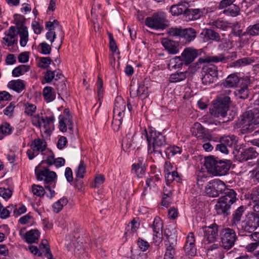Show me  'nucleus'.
I'll list each match as a JSON object with an SVG mask.
<instances>
[{
	"mask_svg": "<svg viewBox=\"0 0 259 259\" xmlns=\"http://www.w3.org/2000/svg\"><path fill=\"white\" fill-rule=\"evenodd\" d=\"M181 37L183 38L186 43H190L196 37L197 32L192 28H183Z\"/></svg>",
	"mask_w": 259,
	"mask_h": 259,
	"instance_id": "27",
	"label": "nucleus"
},
{
	"mask_svg": "<svg viewBox=\"0 0 259 259\" xmlns=\"http://www.w3.org/2000/svg\"><path fill=\"white\" fill-rule=\"evenodd\" d=\"M202 82L204 85H209L216 82L218 79V69L215 66H204L202 69Z\"/></svg>",
	"mask_w": 259,
	"mask_h": 259,
	"instance_id": "13",
	"label": "nucleus"
},
{
	"mask_svg": "<svg viewBox=\"0 0 259 259\" xmlns=\"http://www.w3.org/2000/svg\"><path fill=\"white\" fill-rule=\"evenodd\" d=\"M145 25L154 30H163L169 25V22L164 13L157 12L146 18Z\"/></svg>",
	"mask_w": 259,
	"mask_h": 259,
	"instance_id": "6",
	"label": "nucleus"
},
{
	"mask_svg": "<svg viewBox=\"0 0 259 259\" xmlns=\"http://www.w3.org/2000/svg\"><path fill=\"white\" fill-rule=\"evenodd\" d=\"M45 26L48 32L46 34V38L49 40L51 44L56 38V34L54 30L58 28L60 30V36L61 39V43L64 37V33L62 30L61 26L59 25V22L57 20H54L53 21H47L45 23Z\"/></svg>",
	"mask_w": 259,
	"mask_h": 259,
	"instance_id": "14",
	"label": "nucleus"
},
{
	"mask_svg": "<svg viewBox=\"0 0 259 259\" xmlns=\"http://www.w3.org/2000/svg\"><path fill=\"white\" fill-rule=\"evenodd\" d=\"M201 50H196L192 48H187L184 49L181 54V57L184 64L188 65L192 63L195 59L200 55Z\"/></svg>",
	"mask_w": 259,
	"mask_h": 259,
	"instance_id": "18",
	"label": "nucleus"
},
{
	"mask_svg": "<svg viewBox=\"0 0 259 259\" xmlns=\"http://www.w3.org/2000/svg\"><path fill=\"white\" fill-rule=\"evenodd\" d=\"M55 120V118L53 114L49 116H46L45 117L41 116L39 114H37L34 115L31 119L32 124L34 126L39 128L42 126L46 132L51 130Z\"/></svg>",
	"mask_w": 259,
	"mask_h": 259,
	"instance_id": "12",
	"label": "nucleus"
},
{
	"mask_svg": "<svg viewBox=\"0 0 259 259\" xmlns=\"http://www.w3.org/2000/svg\"><path fill=\"white\" fill-rule=\"evenodd\" d=\"M1 132L2 133L4 138L8 135L12 134L13 127L7 122H4L0 125Z\"/></svg>",
	"mask_w": 259,
	"mask_h": 259,
	"instance_id": "52",
	"label": "nucleus"
},
{
	"mask_svg": "<svg viewBox=\"0 0 259 259\" xmlns=\"http://www.w3.org/2000/svg\"><path fill=\"white\" fill-rule=\"evenodd\" d=\"M238 142L237 137L234 135L225 136L220 139V143L227 145L228 147H234Z\"/></svg>",
	"mask_w": 259,
	"mask_h": 259,
	"instance_id": "35",
	"label": "nucleus"
},
{
	"mask_svg": "<svg viewBox=\"0 0 259 259\" xmlns=\"http://www.w3.org/2000/svg\"><path fill=\"white\" fill-rule=\"evenodd\" d=\"M31 192L33 195L40 197L44 196L45 193V188L43 187L35 184L31 186Z\"/></svg>",
	"mask_w": 259,
	"mask_h": 259,
	"instance_id": "51",
	"label": "nucleus"
},
{
	"mask_svg": "<svg viewBox=\"0 0 259 259\" xmlns=\"http://www.w3.org/2000/svg\"><path fill=\"white\" fill-rule=\"evenodd\" d=\"M139 247L143 251L147 250L150 247L149 243L144 239L139 238L137 241Z\"/></svg>",
	"mask_w": 259,
	"mask_h": 259,
	"instance_id": "63",
	"label": "nucleus"
},
{
	"mask_svg": "<svg viewBox=\"0 0 259 259\" xmlns=\"http://www.w3.org/2000/svg\"><path fill=\"white\" fill-rule=\"evenodd\" d=\"M109 47L110 50L113 53L119 55V51L118 50L116 42L114 39L112 34L109 33Z\"/></svg>",
	"mask_w": 259,
	"mask_h": 259,
	"instance_id": "54",
	"label": "nucleus"
},
{
	"mask_svg": "<svg viewBox=\"0 0 259 259\" xmlns=\"http://www.w3.org/2000/svg\"><path fill=\"white\" fill-rule=\"evenodd\" d=\"M241 123L242 134L252 132L259 124V109L254 108L244 112L242 116Z\"/></svg>",
	"mask_w": 259,
	"mask_h": 259,
	"instance_id": "4",
	"label": "nucleus"
},
{
	"mask_svg": "<svg viewBox=\"0 0 259 259\" xmlns=\"http://www.w3.org/2000/svg\"><path fill=\"white\" fill-rule=\"evenodd\" d=\"M184 63V61L181 57H175L170 60L168 65V68L170 70L172 69H181Z\"/></svg>",
	"mask_w": 259,
	"mask_h": 259,
	"instance_id": "39",
	"label": "nucleus"
},
{
	"mask_svg": "<svg viewBox=\"0 0 259 259\" xmlns=\"http://www.w3.org/2000/svg\"><path fill=\"white\" fill-rule=\"evenodd\" d=\"M17 34L19 35L20 45L21 47H24L26 46L28 40V32L27 27L22 25L18 28Z\"/></svg>",
	"mask_w": 259,
	"mask_h": 259,
	"instance_id": "28",
	"label": "nucleus"
},
{
	"mask_svg": "<svg viewBox=\"0 0 259 259\" xmlns=\"http://www.w3.org/2000/svg\"><path fill=\"white\" fill-rule=\"evenodd\" d=\"M204 9H187L186 15L191 20L199 19L203 14Z\"/></svg>",
	"mask_w": 259,
	"mask_h": 259,
	"instance_id": "32",
	"label": "nucleus"
},
{
	"mask_svg": "<svg viewBox=\"0 0 259 259\" xmlns=\"http://www.w3.org/2000/svg\"><path fill=\"white\" fill-rule=\"evenodd\" d=\"M40 164L36 167L35 173L36 176L37 180L38 181H44V186L47 185H51L54 187L55 184H56L57 175L52 171H50L48 168H45L43 170L39 169Z\"/></svg>",
	"mask_w": 259,
	"mask_h": 259,
	"instance_id": "10",
	"label": "nucleus"
},
{
	"mask_svg": "<svg viewBox=\"0 0 259 259\" xmlns=\"http://www.w3.org/2000/svg\"><path fill=\"white\" fill-rule=\"evenodd\" d=\"M247 33L251 36L259 35V23L248 27Z\"/></svg>",
	"mask_w": 259,
	"mask_h": 259,
	"instance_id": "60",
	"label": "nucleus"
},
{
	"mask_svg": "<svg viewBox=\"0 0 259 259\" xmlns=\"http://www.w3.org/2000/svg\"><path fill=\"white\" fill-rule=\"evenodd\" d=\"M165 152L168 158H170L177 154H180L182 152V149L180 147L172 146L167 148Z\"/></svg>",
	"mask_w": 259,
	"mask_h": 259,
	"instance_id": "47",
	"label": "nucleus"
},
{
	"mask_svg": "<svg viewBox=\"0 0 259 259\" xmlns=\"http://www.w3.org/2000/svg\"><path fill=\"white\" fill-rule=\"evenodd\" d=\"M230 102L229 97L220 96L210 110L211 115L220 119L226 118L223 122L232 120L236 114L235 112L227 117V111H229Z\"/></svg>",
	"mask_w": 259,
	"mask_h": 259,
	"instance_id": "3",
	"label": "nucleus"
},
{
	"mask_svg": "<svg viewBox=\"0 0 259 259\" xmlns=\"http://www.w3.org/2000/svg\"><path fill=\"white\" fill-rule=\"evenodd\" d=\"M126 103L120 97H118L115 99L113 111L115 110H125Z\"/></svg>",
	"mask_w": 259,
	"mask_h": 259,
	"instance_id": "49",
	"label": "nucleus"
},
{
	"mask_svg": "<svg viewBox=\"0 0 259 259\" xmlns=\"http://www.w3.org/2000/svg\"><path fill=\"white\" fill-rule=\"evenodd\" d=\"M145 168L142 161L139 160V162L132 165V172L135 173L138 177L141 178L144 175Z\"/></svg>",
	"mask_w": 259,
	"mask_h": 259,
	"instance_id": "41",
	"label": "nucleus"
},
{
	"mask_svg": "<svg viewBox=\"0 0 259 259\" xmlns=\"http://www.w3.org/2000/svg\"><path fill=\"white\" fill-rule=\"evenodd\" d=\"M40 247L42 249V251L44 253L45 255L48 259H55L53 257V255L46 240H43L42 241Z\"/></svg>",
	"mask_w": 259,
	"mask_h": 259,
	"instance_id": "50",
	"label": "nucleus"
},
{
	"mask_svg": "<svg viewBox=\"0 0 259 259\" xmlns=\"http://www.w3.org/2000/svg\"><path fill=\"white\" fill-rule=\"evenodd\" d=\"M86 165L83 161H80L79 164L74 170L76 181H77L78 179H82L84 177V175L86 172Z\"/></svg>",
	"mask_w": 259,
	"mask_h": 259,
	"instance_id": "45",
	"label": "nucleus"
},
{
	"mask_svg": "<svg viewBox=\"0 0 259 259\" xmlns=\"http://www.w3.org/2000/svg\"><path fill=\"white\" fill-rule=\"evenodd\" d=\"M131 96L134 98L137 96L140 97L142 99H144L148 96V89L142 82L139 84L137 90H135L132 85L130 89Z\"/></svg>",
	"mask_w": 259,
	"mask_h": 259,
	"instance_id": "22",
	"label": "nucleus"
},
{
	"mask_svg": "<svg viewBox=\"0 0 259 259\" xmlns=\"http://www.w3.org/2000/svg\"><path fill=\"white\" fill-rule=\"evenodd\" d=\"M240 11L241 9L239 6L233 4L227 9H224L222 13L227 16L235 17L240 15Z\"/></svg>",
	"mask_w": 259,
	"mask_h": 259,
	"instance_id": "34",
	"label": "nucleus"
},
{
	"mask_svg": "<svg viewBox=\"0 0 259 259\" xmlns=\"http://www.w3.org/2000/svg\"><path fill=\"white\" fill-rule=\"evenodd\" d=\"M258 155V153L253 147H249L243 149L238 155L239 161H246L249 159L255 158Z\"/></svg>",
	"mask_w": 259,
	"mask_h": 259,
	"instance_id": "23",
	"label": "nucleus"
},
{
	"mask_svg": "<svg viewBox=\"0 0 259 259\" xmlns=\"http://www.w3.org/2000/svg\"><path fill=\"white\" fill-rule=\"evenodd\" d=\"M185 252L189 257L194 256L196 254L195 238L192 232H190L187 237L184 247Z\"/></svg>",
	"mask_w": 259,
	"mask_h": 259,
	"instance_id": "17",
	"label": "nucleus"
},
{
	"mask_svg": "<svg viewBox=\"0 0 259 259\" xmlns=\"http://www.w3.org/2000/svg\"><path fill=\"white\" fill-rule=\"evenodd\" d=\"M227 185L225 183L219 179H214L209 181L205 187L206 195L211 197H217L220 194L223 193Z\"/></svg>",
	"mask_w": 259,
	"mask_h": 259,
	"instance_id": "9",
	"label": "nucleus"
},
{
	"mask_svg": "<svg viewBox=\"0 0 259 259\" xmlns=\"http://www.w3.org/2000/svg\"><path fill=\"white\" fill-rule=\"evenodd\" d=\"M16 103L11 102L9 105L3 110L4 114L9 117H12L13 115L14 109L16 107Z\"/></svg>",
	"mask_w": 259,
	"mask_h": 259,
	"instance_id": "56",
	"label": "nucleus"
},
{
	"mask_svg": "<svg viewBox=\"0 0 259 259\" xmlns=\"http://www.w3.org/2000/svg\"><path fill=\"white\" fill-rule=\"evenodd\" d=\"M182 29L181 27H171L167 30V33L170 36L181 37Z\"/></svg>",
	"mask_w": 259,
	"mask_h": 259,
	"instance_id": "55",
	"label": "nucleus"
},
{
	"mask_svg": "<svg viewBox=\"0 0 259 259\" xmlns=\"http://www.w3.org/2000/svg\"><path fill=\"white\" fill-rule=\"evenodd\" d=\"M221 246L224 249L228 250L235 244L237 239L235 231L231 228H225L220 232Z\"/></svg>",
	"mask_w": 259,
	"mask_h": 259,
	"instance_id": "8",
	"label": "nucleus"
},
{
	"mask_svg": "<svg viewBox=\"0 0 259 259\" xmlns=\"http://www.w3.org/2000/svg\"><path fill=\"white\" fill-rule=\"evenodd\" d=\"M39 236L40 233L37 230H31L25 233V239L28 243H32L38 240Z\"/></svg>",
	"mask_w": 259,
	"mask_h": 259,
	"instance_id": "37",
	"label": "nucleus"
},
{
	"mask_svg": "<svg viewBox=\"0 0 259 259\" xmlns=\"http://www.w3.org/2000/svg\"><path fill=\"white\" fill-rule=\"evenodd\" d=\"M192 133L195 136L198 137H200L198 134H201L203 133L202 125L200 123L198 122L194 123V126L192 128Z\"/></svg>",
	"mask_w": 259,
	"mask_h": 259,
	"instance_id": "64",
	"label": "nucleus"
},
{
	"mask_svg": "<svg viewBox=\"0 0 259 259\" xmlns=\"http://www.w3.org/2000/svg\"><path fill=\"white\" fill-rule=\"evenodd\" d=\"M63 77V74L60 70H55L53 71L51 70H47L44 79L46 82L49 83L51 82L53 79L58 80Z\"/></svg>",
	"mask_w": 259,
	"mask_h": 259,
	"instance_id": "31",
	"label": "nucleus"
},
{
	"mask_svg": "<svg viewBox=\"0 0 259 259\" xmlns=\"http://www.w3.org/2000/svg\"><path fill=\"white\" fill-rule=\"evenodd\" d=\"M68 202L67 198L63 197L58 200L57 201L53 203L52 208L54 212L56 213L59 212L62 210L63 207L66 205Z\"/></svg>",
	"mask_w": 259,
	"mask_h": 259,
	"instance_id": "43",
	"label": "nucleus"
},
{
	"mask_svg": "<svg viewBox=\"0 0 259 259\" xmlns=\"http://www.w3.org/2000/svg\"><path fill=\"white\" fill-rule=\"evenodd\" d=\"M46 147V143L40 139H34L31 144V148L35 149L38 153L45 151Z\"/></svg>",
	"mask_w": 259,
	"mask_h": 259,
	"instance_id": "42",
	"label": "nucleus"
},
{
	"mask_svg": "<svg viewBox=\"0 0 259 259\" xmlns=\"http://www.w3.org/2000/svg\"><path fill=\"white\" fill-rule=\"evenodd\" d=\"M59 128L62 132H66L67 129L72 131L73 122L71 116L60 115L59 117Z\"/></svg>",
	"mask_w": 259,
	"mask_h": 259,
	"instance_id": "20",
	"label": "nucleus"
},
{
	"mask_svg": "<svg viewBox=\"0 0 259 259\" xmlns=\"http://www.w3.org/2000/svg\"><path fill=\"white\" fill-rule=\"evenodd\" d=\"M40 48V52L44 55H49L51 53V47L46 42H42L39 45Z\"/></svg>",
	"mask_w": 259,
	"mask_h": 259,
	"instance_id": "58",
	"label": "nucleus"
},
{
	"mask_svg": "<svg viewBox=\"0 0 259 259\" xmlns=\"http://www.w3.org/2000/svg\"><path fill=\"white\" fill-rule=\"evenodd\" d=\"M97 95L98 99L99 102V106L101 105L102 99H103V81L102 79L98 77L97 81Z\"/></svg>",
	"mask_w": 259,
	"mask_h": 259,
	"instance_id": "53",
	"label": "nucleus"
},
{
	"mask_svg": "<svg viewBox=\"0 0 259 259\" xmlns=\"http://www.w3.org/2000/svg\"><path fill=\"white\" fill-rule=\"evenodd\" d=\"M235 94L238 98L241 99L248 98L249 91L248 89V83L246 80H242L239 89L235 91Z\"/></svg>",
	"mask_w": 259,
	"mask_h": 259,
	"instance_id": "25",
	"label": "nucleus"
},
{
	"mask_svg": "<svg viewBox=\"0 0 259 259\" xmlns=\"http://www.w3.org/2000/svg\"><path fill=\"white\" fill-rule=\"evenodd\" d=\"M52 62V60L49 57H41L39 59V67L46 69L49 67Z\"/></svg>",
	"mask_w": 259,
	"mask_h": 259,
	"instance_id": "61",
	"label": "nucleus"
},
{
	"mask_svg": "<svg viewBox=\"0 0 259 259\" xmlns=\"http://www.w3.org/2000/svg\"><path fill=\"white\" fill-rule=\"evenodd\" d=\"M259 227V214L251 212L246 215L239 227V231L242 233H252Z\"/></svg>",
	"mask_w": 259,
	"mask_h": 259,
	"instance_id": "7",
	"label": "nucleus"
},
{
	"mask_svg": "<svg viewBox=\"0 0 259 259\" xmlns=\"http://www.w3.org/2000/svg\"><path fill=\"white\" fill-rule=\"evenodd\" d=\"M105 178L102 174L98 175L95 178V184L92 185L93 187L97 188L100 187L105 181Z\"/></svg>",
	"mask_w": 259,
	"mask_h": 259,
	"instance_id": "62",
	"label": "nucleus"
},
{
	"mask_svg": "<svg viewBox=\"0 0 259 259\" xmlns=\"http://www.w3.org/2000/svg\"><path fill=\"white\" fill-rule=\"evenodd\" d=\"M218 161V159L212 156L207 157L205 158L204 166L208 173L214 175Z\"/></svg>",
	"mask_w": 259,
	"mask_h": 259,
	"instance_id": "26",
	"label": "nucleus"
},
{
	"mask_svg": "<svg viewBox=\"0 0 259 259\" xmlns=\"http://www.w3.org/2000/svg\"><path fill=\"white\" fill-rule=\"evenodd\" d=\"M30 69L29 66L21 65L15 67L12 71V75L14 77H18L23 75Z\"/></svg>",
	"mask_w": 259,
	"mask_h": 259,
	"instance_id": "46",
	"label": "nucleus"
},
{
	"mask_svg": "<svg viewBox=\"0 0 259 259\" xmlns=\"http://www.w3.org/2000/svg\"><path fill=\"white\" fill-rule=\"evenodd\" d=\"M24 107L25 114L32 117L36 110V106L34 104L27 102L24 104Z\"/></svg>",
	"mask_w": 259,
	"mask_h": 259,
	"instance_id": "48",
	"label": "nucleus"
},
{
	"mask_svg": "<svg viewBox=\"0 0 259 259\" xmlns=\"http://www.w3.org/2000/svg\"><path fill=\"white\" fill-rule=\"evenodd\" d=\"M161 44L168 54L176 55L180 52L181 47L178 41L168 38H163L161 40Z\"/></svg>",
	"mask_w": 259,
	"mask_h": 259,
	"instance_id": "19",
	"label": "nucleus"
},
{
	"mask_svg": "<svg viewBox=\"0 0 259 259\" xmlns=\"http://www.w3.org/2000/svg\"><path fill=\"white\" fill-rule=\"evenodd\" d=\"M236 0H221L218 8L219 10L226 9L231 6Z\"/></svg>",
	"mask_w": 259,
	"mask_h": 259,
	"instance_id": "59",
	"label": "nucleus"
},
{
	"mask_svg": "<svg viewBox=\"0 0 259 259\" xmlns=\"http://www.w3.org/2000/svg\"><path fill=\"white\" fill-rule=\"evenodd\" d=\"M203 233V243L204 245L213 243L218 236V226L214 223L209 226H205L200 229L199 232Z\"/></svg>",
	"mask_w": 259,
	"mask_h": 259,
	"instance_id": "11",
	"label": "nucleus"
},
{
	"mask_svg": "<svg viewBox=\"0 0 259 259\" xmlns=\"http://www.w3.org/2000/svg\"><path fill=\"white\" fill-rule=\"evenodd\" d=\"M231 162L229 160H219L214 176H225L230 168Z\"/></svg>",
	"mask_w": 259,
	"mask_h": 259,
	"instance_id": "24",
	"label": "nucleus"
},
{
	"mask_svg": "<svg viewBox=\"0 0 259 259\" xmlns=\"http://www.w3.org/2000/svg\"><path fill=\"white\" fill-rule=\"evenodd\" d=\"M239 81L240 79L237 75L232 74L226 78L224 85L227 88H233L236 86Z\"/></svg>",
	"mask_w": 259,
	"mask_h": 259,
	"instance_id": "40",
	"label": "nucleus"
},
{
	"mask_svg": "<svg viewBox=\"0 0 259 259\" xmlns=\"http://www.w3.org/2000/svg\"><path fill=\"white\" fill-rule=\"evenodd\" d=\"M254 62V60L251 57H245L236 60L231 64L232 67H241L249 65Z\"/></svg>",
	"mask_w": 259,
	"mask_h": 259,
	"instance_id": "44",
	"label": "nucleus"
},
{
	"mask_svg": "<svg viewBox=\"0 0 259 259\" xmlns=\"http://www.w3.org/2000/svg\"><path fill=\"white\" fill-rule=\"evenodd\" d=\"M246 209V207L241 205L234 210L232 214L231 223L232 226H238L241 224V221Z\"/></svg>",
	"mask_w": 259,
	"mask_h": 259,
	"instance_id": "21",
	"label": "nucleus"
},
{
	"mask_svg": "<svg viewBox=\"0 0 259 259\" xmlns=\"http://www.w3.org/2000/svg\"><path fill=\"white\" fill-rule=\"evenodd\" d=\"M237 53L235 52H232L230 55L225 56L224 55L221 54L217 56H208L205 58H200L198 59V62L200 63H215L219 62L227 63L230 59L233 60L237 58Z\"/></svg>",
	"mask_w": 259,
	"mask_h": 259,
	"instance_id": "15",
	"label": "nucleus"
},
{
	"mask_svg": "<svg viewBox=\"0 0 259 259\" xmlns=\"http://www.w3.org/2000/svg\"><path fill=\"white\" fill-rule=\"evenodd\" d=\"M188 71L176 72L170 75L168 81L171 83H177L184 80L187 76Z\"/></svg>",
	"mask_w": 259,
	"mask_h": 259,
	"instance_id": "33",
	"label": "nucleus"
},
{
	"mask_svg": "<svg viewBox=\"0 0 259 259\" xmlns=\"http://www.w3.org/2000/svg\"><path fill=\"white\" fill-rule=\"evenodd\" d=\"M166 239L164 240L165 251L163 259H174L176 247L177 244V233L175 229L167 228L164 231Z\"/></svg>",
	"mask_w": 259,
	"mask_h": 259,
	"instance_id": "5",
	"label": "nucleus"
},
{
	"mask_svg": "<svg viewBox=\"0 0 259 259\" xmlns=\"http://www.w3.org/2000/svg\"><path fill=\"white\" fill-rule=\"evenodd\" d=\"M188 4L186 3L179 4L171 7L170 12L174 16H179L182 14H186Z\"/></svg>",
	"mask_w": 259,
	"mask_h": 259,
	"instance_id": "30",
	"label": "nucleus"
},
{
	"mask_svg": "<svg viewBox=\"0 0 259 259\" xmlns=\"http://www.w3.org/2000/svg\"><path fill=\"white\" fill-rule=\"evenodd\" d=\"M203 34L204 41H208L209 40L219 41L221 39L219 33L210 29H206L204 32L201 33V34Z\"/></svg>",
	"mask_w": 259,
	"mask_h": 259,
	"instance_id": "36",
	"label": "nucleus"
},
{
	"mask_svg": "<svg viewBox=\"0 0 259 259\" xmlns=\"http://www.w3.org/2000/svg\"><path fill=\"white\" fill-rule=\"evenodd\" d=\"M223 193L224 195L218 199L215 209L217 214L227 216L230 214L231 205L237 200V194L235 190L228 188L227 186Z\"/></svg>",
	"mask_w": 259,
	"mask_h": 259,
	"instance_id": "2",
	"label": "nucleus"
},
{
	"mask_svg": "<svg viewBox=\"0 0 259 259\" xmlns=\"http://www.w3.org/2000/svg\"><path fill=\"white\" fill-rule=\"evenodd\" d=\"M148 142V151L150 154L162 155V149L167 145L166 138L161 133L154 128L144 131Z\"/></svg>",
	"mask_w": 259,
	"mask_h": 259,
	"instance_id": "1",
	"label": "nucleus"
},
{
	"mask_svg": "<svg viewBox=\"0 0 259 259\" xmlns=\"http://www.w3.org/2000/svg\"><path fill=\"white\" fill-rule=\"evenodd\" d=\"M151 227L153 232V242L155 245H159L162 240L163 223L161 219L156 217Z\"/></svg>",
	"mask_w": 259,
	"mask_h": 259,
	"instance_id": "16",
	"label": "nucleus"
},
{
	"mask_svg": "<svg viewBox=\"0 0 259 259\" xmlns=\"http://www.w3.org/2000/svg\"><path fill=\"white\" fill-rule=\"evenodd\" d=\"M8 87L19 93L25 89V81L21 79L12 80L9 82Z\"/></svg>",
	"mask_w": 259,
	"mask_h": 259,
	"instance_id": "29",
	"label": "nucleus"
},
{
	"mask_svg": "<svg viewBox=\"0 0 259 259\" xmlns=\"http://www.w3.org/2000/svg\"><path fill=\"white\" fill-rule=\"evenodd\" d=\"M12 195V191L10 189L3 187L0 188V196L6 200L11 198Z\"/></svg>",
	"mask_w": 259,
	"mask_h": 259,
	"instance_id": "57",
	"label": "nucleus"
},
{
	"mask_svg": "<svg viewBox=\"0 0 259 259\" xmlns=\"http://www.w3.org/2000/svg\"><path fill=\"white\" fill-rule=\"evenodd\" d=\"M43 97L47 102L54 101L56 98V94L54 89L51 87H46L42 92Z\"/></svg>",
	"mask_w": 259,
	"mask_h": 259,
	"instance_id": "38",
	"label": "nucleus"
}]
</instances>
